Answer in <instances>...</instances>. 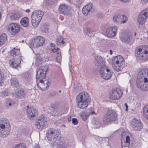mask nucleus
Instances as JSON below:
<instances>
[{
	"instance_id": "1",
	"label": "nucleus",
	"mask_w": 148,
	"mask_h": 148,
	"mask_svg": "<svg viewBox=\"0 0 148 148\" xmlns=\"http://www.w3.org/2000/svg\"><path fill=\"white\" fill-rule=\"evenodd\" d=\"M47 70V66H40L37 72L36 78L37 81L40 82L37 83V86L41 90H46L50 85L49 81L45 80L46 73Z\"/></svg>"
},
{
	"instance_id": "2",
	"label": "nucleus",
	"mask_w": 148,
	"mask_h": 148,
	"mask_svg": "<svg viewBox=\"0 0 148 148\" xmlns=\"http://www.w3.org/2000/svg\"><path fill=\"white\" fill-rule=\"evenodd\" d=\"M60 133V131H57L52 128H50L47 130L46 138L52 146L58 143V141L61 139V136Z\"/></svg>"
},
{
	"instance_id": "3",
	"label": "nucleus",
	"mask_w": 148,
	"mask_h": 148,
	"mask_svg": "<svg viewBox=\"0 0 148 148\" xmlns=\"http://www.w3.org/2000/svg\"><path fill=\"white\" fill-rule=\"evenodd\" d=\"M135 56L137 60L141 61L148 60V46L144 45L142 47L137 48L135 50Z\"/></svg>"
},
{
	"instance_id": "4",
	"label": "nucleus",
	"mask_w": 148,
	"mask_h": 148,
	"mask_svg": "<svg viewBox=\"0 0 148 148\" xmlns=\"http://www.w3.org/2000/svg\"><path fill=\"white\" fill-rule=\"evenodd\" d=\"M43 14V12L40 10L34 12L32 15V23L33 27L35 28L38 25Z\"/></svg>"
},
{
	"instance_id": "5",
	"label": "nucleus",
	"mask_w": 148,
	"mask_h": 148,
	"mask_svg": "<svg viewBox=\"0 0 148 148\" xmlns=\"http://www.w3.org/2000/svg\"><path fill=\"white\" fill-rule=\"evenodd\" d=\"M45 41V38L41 36H37L31 40L29 42L30 48H38L42 46Z\"/></svg>"
},
{
	"instance_id": "6",
	"label": "nucleus",
	"mask_w": 148,
	"mask_h": 148,
	"mask_svg": "<svg viewBox=\"0 0 148 148\" xmlns=\"http://www.w3.org/2000/svg\"><path fill=\"white\" fill-rule=\"evenodd\" d=\"M148 18V8L140 12L138 16L137 21L139 25H143L146 22Z\"/></svg>"
},
{
	"instance_id": "7",
	"label": "nucleus",
	"mask_w": 148,
	"mask_h": 148,
	"mask_svg": "<svg viewBox=\"0 0 148 148\" xmlns=\"http://www.w3.org/2000/svg\"><path fill=\"white\" fill-rule=\"evenodd\" d=\"M117 115L116 113L112 110H110L104 116L103 121L109 122L114 121L117 119Z\"/></svg>"
},
{
	"instance_id": "8",
	"label": "nucleus",
	"mask_w": 148,
	"mask_h": 148,
	"mask_svg": "<svg viewBox=\"0 0 148 148\" xmlns=\"http://www.w3.org/2000/svg\"><path fill=\"white\" fill-rule=\"evenodd\" d=\"M119 38L122 42L126 44L130 43L132 39V36L128 33L124 31L120 33Z\"/></svg>"
},
{
	"instance_id": "9",
	"label": "nucleus",
	"mask_w": 148,
	"mask_h": 148,
	"mask_svg": "<svg viewBox=\"0 0 148 148\" xmlns=\"http://www.w3.org/2000/svg\"><path fill=\"white\" fill-rule=\"evenodd\" d=\"M88 93L86 92H83L79 94L76 98V103L90 101Z\"/></svg>"
},
{
	"instance_id": "10",
	"label": "nucleus",
	"mask_w": 148,
	"mask_h": 148,
	"mask_svg": "<svg viewBox=\"0 0 148 148\" xmlns=\"http://www.w3.org/2000/svg\"><path fill=\"white\" fill-rule=\"evenodd\" d=\"M123 92L119 88L112 90L110 93V98L112 100L119 99L122 96Z\"/></svg>"
},
{
	"instance_id": "11",
	"label": "nucleus",
	"mask_w": 148,
	"mask_h": 148,
	"mask_svg": "<svg viewBox=\"0 0 148 148\" xmlns=\"http://www.w3.org/2000/svg\"><path fill=\"white\" fill-rule=\"evenodd\" d=\"M137 78L143 79L145 82L148 81V68H143L141 69L138 73Z\"/></svg>"
},
{
	"instance_id": "12",
	"label": "nucleus",
	"mask_w": 148,
	"mask_h": 148,
	"mask_svg": "<svg viewBox=\"0 0 148 148\" xmlns=\"http://www.w3.org/2000/svg\"><path fill=\"white\" fill-rule=\"evenodd\" d=\"M104 67L101 69L100 71V74L103 79H109L112 76L111 72L108 68Z\"/></svg>"
},
{
	"instance_id": "13",
	"label": "nucleus",
	"mask_w": 148,
	"mask_h": 148,
	"mask_svg": "<svg viewBox=\"0 0 148 148\" xmlns=\"http://www.w3.org/2000/svg\"><path fill=\"white\" fill-rule=\"evenodd\" d=\"M20 26L16 23H12L8 26V29L10 33L12 35H15L20 30Z\"/></svg>"
},
{
	"instance_id": "14",
	"label": "nucleus",
	"mask_w": 148,
	"mask_h": 148,
	"mask_svg": "<svg viewBox=\"0 0 148 148\" xmlns=\"http://www.w3.org/2000/svg\"><path fill=\"white\" fill-rule=\"evenodd\" d=\"M118 27L116 26H112L108 27L106 29V34L108 37L112 38L114 37L118 31Z\"/></svg>"
},
{
	"instance_id": "15",
	"label": "nucleus",
	"mask_w": 148,
	"mask_h": 148,
	"mask_svg": "<svg viewBox=\"0 0 148 148\" xmlns=\"http://www.w3.org/2000/svg\"><path fill=\"white\" fill-rule=\"evenodd\" d=\"M47 124V119L43 115H42L39 118L36 124L37 128L41 130L45 127Z\"/></svg>"
},
{
	"instance_id": "16",
	"label": "nucleus",
	"mask_w": 148,
	"mask_h": 148,
	"mask_svg": "<svg viewBox=\"0 0 148 148\" xmlns=\"http://www.w3.org/2000/svg\"><path fill=\"white\" fill-rule=\"evenodd\" d=\"M136 84L138 87L140 89L143 90H148V81L145 82L143 79L137 78Z\"/></svg>"
},
{
	"instance_id": "17",
	"label": "nucleus",
	"mask_w": 148,
	"mask_h": 148,
	"mask_svg": "<svg viewBox=\"0 0 148 148\" xmlns=\"http://www.w3.org/2000/svg\"><path fill=\"white\" fill-rule=\"evenodd\" d=\"M132 128L135 130L140 131L143 128L142 123L139 120L136 119H133L131 123Z\"/></svg>"
},
{
	"instance_id": "18",
	"label": "nucleus",
	"mask_w": 148,
	"mask_h": 148,
	"mask_svg": "<svg viewBox=\"0 0 148 148\" xmlns=\"http://www.w3.org/2000/svg\"><path fill=\"white\" fill-rule=\"evenodd\" d=\"M58 10L59 12L64 15H68L71 13V7L67 6L64 4L60 5L59 8Z\"/></svg>"
},
{
	"instance_id": "19",
	"label": "nucleus",
	"mask_w": 148,
	"mask_h": 148,
	"mask_svg": "<svg viewBox=\"0 0 148 148\" xmlns=\"http://www.w3.org/2000/svg\"><path fill=\"white\" fill-rule=\"evenodd\" d=\"M27 107V114L29 119L34 118L37 115L38 111L35 108L29 107L28 106Z\"/></svg>"
},
{
	"instance_id": "20",
	"label": "nucleus",
	"mask_w": 148,
	"mask_h": 148,
	"mask_svg": "<svg viewBox=\"0 0 148 148\" xmlns=\"http://www.w3.org/2000/svg\"><path fill=\"white\" fill-rule=\"evenodd\" d=\"M0 128L1 129H4V130L6 129V132H9L10 127L8 120L6 119L3 120L0 125Z\"/></svg>"
},
{
	"instance_id": "21",
	"label": "nucleus",
	"mask_w": 148,
	"mask_h": 148,
	"mask_svg": "<svg viewBox=\"0 0 148 148\" xmlns=\"http://www.w3.org/2000/svg\"><path fill=\"white\" fill-rule=\"evenodd\" d=\"M93 6V5L92 3H89L84 6L82 10V12L83 14L87 15L89 12L92 11Z\"/></svg>"
},
{
	"instance_id": "22",
	"label": "nucleus",
	"mask_w": 148,
	"mask_h": 148,
	"mask_svg": "<svg viewBox=\"0 0 148 148\" xmlns=\"http://www.w3.org/2000/svg\"><path fill=\"white\" fill-rule=\"evenodd\" d=\"M96 64L98 67L101 68V69L105 67L104 62L101 57H97L96 59Z\"/></svg>"
},
{
	"instance_id": "23",
	"label": "nucleus",
	"mask_w": 148,
	"mask_h": 148,
	"mask_svg": "<svg viewBox=\"0 0 148 148\" xmlns=\"http://www.w3.org/2000/svg\"><path fill=\"white\" fill-rule=\"evenodd\" d=\"M20 58H19V59L15 58L14 59L10 61V64L13 68H16L20 64Z\"/></svg>"
},
{
	"instance_id": "24",
	"label": "nucleus",
	"mask_w": 148,
	"mask_h": 148,
	"mask_svg": "<svg viewBox=\"0 0 148 148\" xmlns=\"http://www.w3.org/2000/svg\"><path fill=\"white\" fill-rule=\"evenodd\" d=\"M90 101H88L77 103L78 107L80 109H84L87 107Z\"/></svg>"
},
{
	"instance_id": "25",
	"label": "nucleus",
	"mask_w": 148,
	"mask_h": 148,
	"mask_svg": "<svg viewBox=\"0 0 148 148\" xmlns=\"http://www.w3.org/2000/svg\"><path fill=\"white\" fill-rule=\"evenodd\" d=\"M112 61L119 63L120 65H122L124 63V59L120 56L114 57Z\"/></svg>"
},
{
	"instance_id": "26",
	"label": "nucleus",
	"mask_w": 148,
	"mask_h": 148,
	"mask_svg": "<svg viewBox=\"0 0 148 148\" xmlns=\"http://www.w3.org/2000/svg\"><path fill=\"white\" fill-rule=\"evenodd\" d=\"M130 137L127 136L126 137L125 142L122 143V148H131L130 146Z\"/></svg>"
},
{
	"instance_id": "27",
	"label": "nucleus",
	"mask_w": 148,
	"mask_h": 148,
	"mask_svg": "<svg viewBox=\"0 0 148 148\" xmlns=\"http://www.w3.org/2000/svg\"><path fill=\"white\" fill-rule=\"evenodd\" d=\"M9 16L10 19L13 20H18L21 17V14L18 12L10 14H9Z\"/></svg>"
},
{
	"instance_id": "28",
	"label": "nucleus",
	"mask_w": 148,
	"mask_h": 148,
	"mask_svg": "<svg viewBox=\"0 0 148 148\" xmlns=\"http://www.w3.org/2000/svg\"><path fill=\"white\" fill-rule=\"evenodd\" d=\"M66 39L62 37L58 38L56 40V44L58 46H64L65 45Z\"/></svg>"
},
{
	"instance_id": "29",
	"label": "nucleus",
	"mask_w": 148,
	"mask_h": 148,
	"mask_svg": "<svg viewBox=\"0 0 148 148\" xmlns=\"http://www.w3.org/2000/svg\"><path fill=\"white\" fill-rule=\"evenodd\" d=\"M14 95L16 98L21 99L24 97L25 93L23 90H17L16 91Z\"/></svg>"
},
{
	"instance_id": "30",
	"label": "nucleus",
	"mask_w": 148,
	"mask_h": 148,
	"mask_svg": "<svg viewBox=\"0 0 148 148\" xmlns=\"http://www.w3.org/2000/svg\"><path fill=\"white\" fill-rule=\"evenodd\" d=\"M112 63L113 67L115 71H119L122 69V65H120L119 63L112 61Z\"/></svg>"
},
{
	"instance_id": "31",
	"label": "nucleus",
	"mask_w": 148,
	"mask_h": 148,
	"mask_svg": "<svg viewBox=\"0 0 148 148\" xmlns=\"http://www.w3.org/2000/svg\"><path fill=\"white\" fill-rule=\"evenodd\" d=\"M29 18L27 17L22 18L20 21L21 25L24 27H27L29 25Z\"/></svg>"
},
{
	"instance_id": "32",
	"label": "nucleus",
	"mask_w": 148,
	"mask_h": 148,
	"mask_svg": "<svg viewBox=\"0 0 148 148\" xmlns=\"http://www.w3.org/2000/svg\"><path fill=\"white\" fill-rule=\"evenodd\" d=\"M7 40V36L4 33L0 36V46L4 44Z\"/></svg>"
},
{
	"instance_id": "33",
	"label": "nucleus",
	"mask_w": 148,
	"mask_h": 148,
	"mask_svg": "<svg viewBox=\"0 0 148 148\" xmlns=\"http://www.w3.org/2000/svg\"><path fill=\"white\" fill-rule=\"evenodd\" d=\"M121 17V15H116L113 18V21L117 24H121V22H122L120 19Z\"/></svg>"
},
{
	"instance_id": "34",
	"label": "nucleus",
	"mask_w": 148,
	"mask_h": 148,
	"mask_svg": "<svg viewBox=\"0 0 148 148\" xmlns=\"http://www.w3.org/2000/svg\"><path fill=\"white\" fill-rule=\"evenodd\" d=\"M11 85L14 87H17L18 83L16 78H12L10 80Z\"/></svg>"
},
{
	"instance_id": "35",
	"label": "nucleus",
	"mask_w": 148,
	"mask_h": 148,
	"mask_svg": "<svg viewBox=\"0 0 148 148\" xmlns=\"http://www.w3.org/2000/svg\"><path fill=\"white\" fill-rule=\"evenodd\" d=\"M143 115L148 120V105L145 106L144 108Z\"/></svg>"
},
{
	"instance_id": "36",
	"label": "nucleus",
	"mask_w": 148,
	"mask_h": 148,
	"mask_svg": "<svg viewBox=\"0 0 148 148\" xmlns=\"http://www.w3.org/2000/svg\"><path fill=\"white\" fill-rule=\"evenodd\" d=\"M23 77L25 80L27 81H30L31 79V75L27 73H24L23 74Z\"/></svg>"
},
{
	"instance_id": "37",
	"label": "nucleus",
	"mask_w": 148,
	"mask_h": 148,
	"mask_svg": "<svg viewBox=\"0 0 148 148\" xmlns=\"http://www.w3.org/2000/svg\"><path fill=\"white\" fill-rule=\"evenodd\" d=\"M20 51L18 49H15L14 48L11 51V55L13 56H16L20 53Z\"/></svg>"
},
{
	"instance_id": "38",
	"label": "nucleus",
	"mask_w": 148,
	"mask_h": 148,
	"mask_svg": "<svg viewBox=\"0 0 148 148\" xmlns=\"http://www.w3.org/2000/svg\"><path fill=\"white\" fill-rule=\"evenodd\" d=\"M93 127L95 128H98L100 127L101 124L99 120H97L93 123Z\"/></svg>"
},
{
	"instance_id": "39",
	"label": "nucleus",
	"mask_w": 148,
	"mask_h": 148,
	"mask_svg": "<svg viewBox=\"0 0 148 148\" xmlns=\"http://www.w3.org/2000/svg\"><path fill=\"white\" fill-rule=\"evenodd\" d=\"M2 130H0V136L2 137H5L8 135V132H6L5 130H4V129H2Z\"/></svg>"
},
{
	"instance_id": "40",
	"label": "nucleus",
	"mask_w": 148,
	"mask_h": 148,
	"mask_svg": "<svg viewBox=\"0 0 148 148\" xmlns=\"http://www.w3.org/2000/svg\"><path fill=\"white\" fill-rule=\"evenodd\" d=\"M121 24L122 23H126L128 20L127 17L124 15H121Z\"/></svg>"
},
{
	"instance_id": "41",
	"label": "nucleus",
	"mask_w": 148,
	"mask_h": 148,
	"mask_svg": "<svg viewBox=\"0 0 148 148\" xmlns=\"http://www.w3.org/2000/svg\"><path fill=\"white\" fill-rule=\"evenodd\" d=\"M86 34L90 37L94 36L95 33L94 32L91 30H88L86 32Z\"/></svg>"
},
{
	"instance_id": "42",
	"label": "nucleus",
	"mask_w": 148,
	"mask_h": 148,
	"mask_svg": "<svg viewBox=\"0 0 148 148\" xmlns=\"http://www.w3.org/2000/svg\"><path fill=\"white\" fill-rule=\"evenodd\" d=\"M41 29L43 32H47L48 31L47 25L46 24H44L41 27Z\"/></svg>"
},
{
	"instance_id": "43",
	"label": "nucleus",
	"mask_w": 148,
	"mask_h": 148,
	"mask_svg": "<svg viewBox=\"0 0 148 148\" xmlns=\"http://www.w3.org/2000/svg\"><path fill=\"white\" fill-rule=\"evenodd\" d=\"M89 115L88 113L86 114H82L81 115V116L84 121H85L87 118L88 116Z\"/></svg>"
},
{
	"instance_id": "44",
	"label": "nucleus",
	"mask_w": 148,
	"mask_h": 148,
	"mask_svg": "<svg viewBox=\"0 0 148 148\" xmlns=\"http://www.w3.org/2000/svg\"><path fill=\"white\" fill-rule=\"evenodd\" d=\"M26 145L24 143H21V144L17 145L15 148H25Z\"/></svg>"
},
{
	"instance_id": "45",
	"label": "nucleus",
	"mask_w": 148,
	"mask_h": 148,
	"mask_svg": "<svg viewBox=\"0 0 148 148\" xmlns=\"http://www.w3.org/2000/svg\"><path fill=\"white\" fill-rule=\"evenodd\" d=\"M9 93L6 91H4L1 92L0 95L1 97H5L6 96H8Z\"/></svg>"
},
{
	"instance_id": "46",
	"label": "nucleus",
	"mask_w": 148,
	"mask_h": 148,
	"mask_svg": "<svg viewBox=\"0 0 148 148\" xmlns=\"http://www.w3.org/2000/svg\"><path fill=\"white\" fill-rule=\"evenodd\" d=\"M7 101H8L6 103L7 104L8 103V106H11V105H14V101L10 100V99H7Z\"/></svg>"
},
{
	"instance_id": "47",
	"label": "nucleus",
	"mask_w": 148,
	"mask_h": 148,
	"mask_svg": "<svg viewBox=\"0 0 148 148\" xmlns=\"http://www.w3.org/2000/svg\"><path fill=\"white\" fill-rule=\"evenodd\" d=\"M41 61L38 59H36V60L35 64L36 66H39L42 64Z\"/></svg>"
},
{
	"instance_id": "48",
	"label": "nucleus",
	"mask_w": 148,
	"mask_h": 148,
	"mask_svg": "<svg viewBox=\"0 0 148 148\" xmlns=\"http://www.w3.org/2000/svg\"><path fill=\"white\" fill-rule=\"evenodd\" d=\"M55 0H46V3L48 4H53L55 2Z\"/></svg>"
},
{
	"instance_id": "49",
	"label": "nucleus",
	"mask_w": 148,
	"mask_h": 148,
	"mask_svg": "<svg viewBox=\"0 0 148 148\" xmlns=\"http://www.w3.org/2000/svg\"><path fill=\"white\" fill-rule=\"evenodd\" d=\"M52 51L53 52H56L57 54L58 55L59 54V52L58 49L59 48H51Z\"/></svg>"
},
{
	"instance_id": "50",
	"label": "nucleus",
	"mask_w": 148,
	"mask_h": 148,
	"mask_svg": "<svg viewBox=\"0 0 148 148\" xmlns=\"http://www.w3.org/2000/svg\"><path fill=\"white\" fill-rule=\"evenodd\" d=\"M62 59V56L60 54L58 56H57L56 57V59L57 62L58 63H60V61Z\"/></svg>"
},
{
	"instance_id": "51",
	"label": "nucleus",
	"mask_w": 148,
	"mask_h": 148,
	"mask_svg": "<svg viewBox=\"0 0 148 148\" xmlns=\"http://www.w3.org/2000/svg\"><path fill=\"white\" fill-rule=\"evenodd\" d=\"M72 123L74 125H77L78 123L77 120L75 118H73L72 119Z\"/></svg>"
},
{
	"instance_id": "52",
	"label": "nucleus",
	"mask_w": 148,
	"mask_h": 148,
	"mask_svg": "<svg viewBox=\"0 0 148 148\" xmlns=\"http://www.w3.org/2000/svg\"><path fill=\"white\" fill-rule=\"evenodd\" d=\"M58 146H59L60 148H66L67 147L66 145L64 143H63L62 144H59Z\"/></svg>"
},
{
	"instance_id": "53",
	"label": "nucleus",
	"mask_w": 148,
	"mask_h": 148,
	"mask_svg": "<svg viewBox=\"0 0 148 148\" xmlns=\"http://www.w3.org/2000/svg\"><path fill=\"white\" fill-rule=\"evenodd\" d=\"M148 2V0H141V3L142 4H145Z\"/></svg>"
},
{
	"instance_id": "54",
	"label": "nucleus",
	"mask_w": 148,
	"mask_h": 148,
	"mask_svg": "<svg viewBox=\"0 0 148 148\" xmlns=\"http://www.w3.org/2000/svg\"><path fill=\"white\" fill-rule=\"evenodd\" d=\"M121 2H122L123 3H127V2H129L130 1V0H119Z\"/></svg>"
},
{
	"instance_id": "55",
	"label": "nucleus",
	"mask_w": 148,
	"mask_h": 148,
	"mask_svg": "<svg viewBox=\"0 0 148 148\" xmlns=\"http://www.w3.org/2000/svg\"><path fill=\"white\" fill-rule=\"evenodd\" d=\"M35 148H40L39 145L38 144H36L34 145Z\"/></svg>"
},
{
	"instance_id": "56",
	"label": "nucleus",
	"mask_w": 148,
	"mask_h": 148,
	"mask_svg": "<svg viewBox=\"0 0 148 148\" xmlns=\"http://www.w3.org/2000/svg\"><path fill=\"white\" fill-rule=\"evenodd\" d=\"M88 114H89V115H90V114H95V112H94V111H93L92 112H88Z\"/></svg>"
},
{
	"instance_id": "57",
	"label": "nucleus",
	"mask_w": 148,
	"mask_h": 148,
	"mask_svg": "<svg viewBox=\"0 0 148 148\" xmlns=\"http://www.w3.org/2000/svg\"><path fill=\"white\" fill-rule=\"evenodd\" d=\"M64 18L63 16H62L60 15L59 17V18L61 20H62Z\"/></svg>"
},
{
	"instance_id": "58",
	"label": "nucleus",
	"mask_w": 148,
	"mask_h": 148,
	"mask_svg": "<svg viewBox=\"0 0 148 148\" xmlns=\"http://www.w3.org/2000/svg\"><path fill=\"white\" fill-rule=\"evenodd\" d=\"M125 106L126 107V109H125V110L126 111H127V110H128V106L127 104L126 103H125Z\"/></svg>"
},
{
	"instance_id": "59",
	"label": "nucleus",
	"mask_w": 148,
	"mask_h": 148,
	"mask_svg": "<svg viewBox=\"0 0 148 148\" xmlns=\"http://www.w3.org/2000/svg\"><path fill=\"white\" fill-rule=\"evenodd\" d=\"M50 45H51V46L53 47L52 48H54V46H55V45L54 44L52 43H51L50 44Z\"/></svg>"
},
{
	"instance_id": "60",
	"label": "nucleus",
	"mask_w": 148,
	"mask_h": 148,
	"mask_svg": "<svg viewBox=\"0 0 148 148\" xmlns=\"http://www.w3.org/2000/svg\"><path fill=\"white\" fill-rule=\"evenodd\" d=\"M68 121H71V116H69V117L68 118Z\"/></svg>"
},
{
	"instance_id": "61",
	"label": "nucleus",
	"mask_w": 148,
	"mask_h": 148,
	"mask_svg": "<svg viewBox=\"0 0 148 148\" xmlns=\"http://www.w3.org/2000/svg\"><path fill=\"white\" fill-rule=\"evenodd\" d=\"M25 11H26V12H30V11L29 9H27Z\"/></svg>"
},
{
	"instance_id": "62",
	"label": "nucleus",
	"mask_w": 148,
	"mask_h": 148,
	"mask_svg": "<svg viewBox=\"0 0 148 148\" xmlns=\"http://www.w3.org/2000/svg\"><path fill=\"white\" fill-rule=\"evenodd\" d=\"M46 58H46L45 61H47L49 60V58L48 57H47Z\"/></svg>"
},
{
	"instance_id": "63",
	"label": "nucleus",
	"mask_w": 148,
	"mask_h": 148,
	"mask_svg": "<svg viewBox=\"0 0 148 148\" xmlns=\"http://www.w3.org/2000/svg\"><path fill=\"white\" fill-rule=\"evenodd\" d=\"M110 53L111 55H112V51L111 50H110Z\"/></svg>"
},
{
	"instance_id": "64",
	"label": "nucleus",
	"mask_w": 148,
	"mask_h": 148,
	"mask_svg": "<svg viewBox=\"0 0 148 148\" xmlns=\"http://www.w3.org/2000/svg\"><path fill=\"white\" fill-rule=\"evenodd\" d=\"M99 15H101V16L100 17H101L102 16V14H98V16H99Z\"/></svg>"
}]
</instances>
